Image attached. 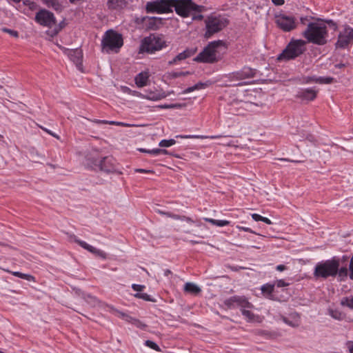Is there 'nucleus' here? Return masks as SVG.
<instances>
[{
	"mask_svg": "<svg viewBox=\"0 0 353 353\" xmlns=\"http://www.w3.org/2000/svg\"><path fill=\"white\" fill-rule=\"evenodd\" d=\"M227 49V43L222 40L211 41L198 54L194 61L198 63H216L222 59Z\"/></svg>",
	"mask_w": 353,
	"mask_h": 353,
	"instance_id": "1",
	"label": "nucleus"
},
{
	"mask_svg": "<svg viewBox=\"0 0 353 353\" xmlns=\"http://www.w3.org/2000/svg\"><path fill=\"white\" fill-rule=\"evenodd\" d=\"M307 50L306 41L301 39H292L285 48L278 56V61H290L301 55Z\"/></svg>",
	"mask_w": 353,
	"mask_h": 353,
	"instance_id": "2",
	"label": "nucleus"
},
{
	"mask_svg": "<svg viewBox=\"0 0 353 353\" xmlns=\"http://www.w3.org/2000/svg\"><path fill=\"white\" fill-rule=\"evenodd\" d=\"M165 46V41L161 35L150 34L141 40L139 53L153 54L157 51L162 50Z\"/></svg>",
	"mask_w": 353,
	"mask_h": 353,
	"instance_id": "3",
	"label": "nucleus"
},
{
	"mask_svg": "<svg viewBox=\"0 0 353 353\" xmlns=\"http://www.w3.org/2000/svg\"><path fill=\"white\" fill-rule=\"evenodd\" d=\"M328 32L325 22L318 19L315 22L310 21V43L323 46L327 42Z\"/></svg>",
	"mask_w": 353,
	"mask_h": 353,
	"instance_id": "4",
	"label": "nucleus"
},
{
	"mask_svg": "<svg viewBox=\"0 0 353 353\" xmlns=\"http://www.w3.org/2000/svg\"><path fill=\"white\" fill-rule=\"evenodd\" d=\"M172 8L178 15L183 18L190 17L192 11L203 12L205 10L203 6L197 5L192 0H172Z\"/></svg>",
	"mask_w": 353,
	"mask_h": 353,
	"instance_id": "5",
	"label": "nucleus"
},
{
	"mask_svg": "<svg viewBox=\"0 0 353 353\" xmlns=\"http://www.w3.org/2000/svg\"><path fill=\"white\" fill-rule=\"evenodd\" d=\"M339 265V260L337 259L333 258L331 260H327L316 266L314 275L316 278L324 279L334 276L337 274Z\"/></svg>",
	"mask_w": 353,
	"mask_h": 353,
	"instance_id": "6",
	"label": "nucleus"
},
{
	"mask_svg": "<svg viewBox=\"0 0 353 353\" xmlns=\"http://www.w3.org/2000/svg\"><path fill=\"white\" fill-rule=\"evenodd\" d=\"M206 32L205 37L210 38L214 34L220 32L229 23L228 20L222 16H210L205 20Z\"/></svg>",
	"mask_w": 353,
	"mask_h": 353,
	"instance_id": "7",
	"label": "nucleus"
},
{
	"mask_svg": "<svg viewBox=\"0 0 353 353\" xmlns=\"http://www.w3.org/2000/svg\"><path fill=\"white\" fill-rule=\"evenodd\" d=\"M101 45L104 49L119 50L123 45L122 35L112 30H109L105 32Z\"/></svg>",
	"mask_w": 353,
	"mask_h": 353,
	"instance_id": "8",
	"label": "nucleus"
},
{
	"mask_svg": "<svg viewBox=\"0 0 353 353\" xmlns=\"http://www.w3.org/2000/svg\"><path fill=\"white\" fill-rule=\"evenodd\" d=\"M172 0H156L146 4L147 12L169 13L172 12Z\"/></svg>",
	"mask_w": 353,
	"mask_h": 353,
	"instance_id": "9",
	"label": "nucleus"
},
{
	"mask_svg": "<svg viewBox=\"0 0 353 353\" xmlns=\"http://www.w3.org/2000/svg\"><path fill=\"white\" fill-rule=\"evenodd\" d=\"M34 20L40 26L50 28L57 25V19L54 14L44 8L39 10L36 13Z\"/></svg>",
	"mask_w": 353,
	"mask_h": 353,
	"instance_id": "10",
	"label": "nucleus"
},
{
	"mask_svg": "<svg viewBox=\"0 0 353 353\" xmlns=\"http://www.w3.org/2000/svg\"><path fill=\"white\" fill-rule=\"evenodd\" d=\"M274 18L276 26L283 32H290L296 28V19L294 17L279 14Z\"/></svg>",
	"mask_w": 353,
	"mask_h": 353,
	"instance_id": "11",
	"label": "nucleus"
},
{
	"mask_svg": "<svg viewBox=\"0 0 353 353\" xmlns=\"http://www.w3.org/2000/svg\"><path fill=\"white\" fill-rule=\"evenodd\" d=\"M91 162L99 167V170L105 172H114L117 170L116 160L112 156L104 157L101 159H90Z\"/></svg>",
	"mask_w": 353,
	"mask_h": 353,
	"instance_id": "12",
	"label": "nucleus"
},
{
	"mask_svg": "<svg viewBox=\"0 0 353 353\" xmlns=\"http://www.w3.org/2000/svg\"><path fill=\"white\" fill-rule=\"evenodd\" d=\"M353 43V28L345 26L344 30L340 32L335 43L336 49H345Z\"/></svg>",
	"mask_w": 353,
	"mask_h": 353,
	"instance_id": "13",
	"label": "nucleus"
},
{
	"mask_svg": "<svg viewBox=\"0 0 353 353\" xmlns=\"http://www.w3.org/2000/svg\"><path fill=\"white\" fill-rule=\"evenodd\" d=\"M224 305L228 308L232 309L236 306L241 309L253 307V305L243 296H233L224 301Z\"/></svg>",
	"mask_w": 353,
	"mask_h": 353,
	"instance_id": "14",
	"label": "nucleus"
},
{
	"mask_svg": "<svg viewBox=\"0 0 353 353\" xmlns=\"http://www.w3.org/2000/svg\"><path fill=\"white\" fill-rule=\"evenodd\" d=\"M70 239L73 240L75 243L79 245L81 248L94 254L96 256L101 258L103 259H107V254L101 250L97 249L96 248L88 244L86 242L79 240L74 234L70 236Z\"/></svg>",
	"mask_w": 353,
	"mask_h": 353,
	"instance_id": "15",
	"label": "nucleus"
},
{
	"mask_svg": "<svg viewBox=\"0 0 353 353\" xmlns=\"http://www.w3.org/2000/svg\"><path fill=\"white\" fill-rule=\"evenodd\" d=\"M68 56L71 61H72L78 68L79 70L83 72L82 69V59H83V52L81 49L77 48L69 50Z\"/></svg>",
	"mask_w": 353,
	"mask_h": 353,
	"instance_id": "16",
	"label": "nucleus"
},
{
	"mask_svg": "<svg viewBox=\"0 0 353 353\" xmlns=\"http://www.w3.org/2000/svg\"><path fill=\"white\" fill-rule=\"evenodd\" d=\"M166 97L167 94L162 90H147L145 91V94L143 95L144 98L151 101L161 100Z\"/></svg>",
	"mask_w": 353,
	"mask_h": 353,
	"instance_id": "17",
	"label": "nucleus"
},
{
	"mask_svg": "<svg viewBox=\"0 0 353 353\" xmlns=\"http://www.w3.org/2000/svg\"><path fill=\"white\" fill-rule=\"evenodd\" d=\"M196 52V50L186 49L183 52L177 54L172 60L168 61L170 65L176 64L178 62L183 61L192 55Z\"/></svg>",
	"mask_w": 353,
	"mask_h": 353,
	"instance_id": "18",
	"label": "nucleus"
},
{
	"mask_svg": "<svg viewBox=\"0 0 353 353\" xmlns=\"http://www.w3.org/2000/svg\"><path fill=\"white\" fill-rule=\"evenodd\" d=\"M41 1L48 8H52L57 12H61L63 10V6L60 0H41Z\"/></svg>",
	"mask_w": 353,
	"mask_h": 353,
	"instance_id": "19",
	"label": "nucleus"
},
{
	"mask_svg": "<svg viewBox=\"0 0 353 353\" xmlns=\"http://www.w3.org/2000/svg\"><path fill=\"white\" fill-rule=\"evenodd\" d=\"M149 79V74L148 72H141L135 77V83L139 88L143 87L147 85Z\"/></svg>",
	"mask_w": 353,
	"mask_h": 353,
	"instance_id": "20",
	"label": "nucleus"
},
{
	"mask_svg": "<svg viewBox=\"0 0 353 353\" xmlns=\"http://www.w3.org/2000/svg\"><path fill=\"white\" fill-rule=\"evenodd\" d=\"M184 291L192 295L196 296L201 293V290L193 283H186L184 285Z\"/></svg>",
	"mask_w": 353,
	"mask_h": 353,
	"instance_id": "21",
	"label": "nucleus"
},
{
	"mask_svg": "<svg viewBox=\"0 0 353 353\" xmlns=\"http://www.w3.org/2000/svg\"><path fill=\"white\" fill-rule=\"evenodd\" d=\"M125 4V0H108L107 1V6L110 10L122 8Z\"/></svg>",
	"mask_w": 353,
	"mask_h": 353,
	"instance_id": "22",
	"label": "nucleus"
},
{
	"mask_svg": "<svg viewBox=\"0 0 353 353\" xmlns=\"http://www.w3.org/2000/svg\"><path fill=\"white\" fill-rule=\"evenodd\" d=\"M145 24L147 29L156 30L159 28L160 23V19L156 17H150L148 19H144Z\"/></svg>",
	"mask_w": 353,
	"mask_h": 353,
	"instance_id": "23",
	"label": "nucleus"
},
{
	"mask_svg": "<svg viewBox=\"0 0 353 353\" xmlns=\"http://www.w3.org/2000/svg\"><path fill=\"white\" fill-rule=\"evenodd\" d=\"M247 309L248 308L241 309L242 314L247 319V321L248 322H254V321L260 322L259 316L255 315L254 313H252L251 311H250Z\"/></svg>",
	"mask_w": 353,
	"mask_h": 353,
	"instance_id": "24",
	"label": "nucleus"
},
{
	"mask_svg": "<svg viewBox=\"0 0 353 353\" xmlns=\"http://www.w3.org/2000/svg\"><path fill=\"white\" fill-rule=\"evenodd\" d=\"M292 320H290V317H284L283 321L292 327L299 325V316L297 313H292L290 314Z\"/></svg>",
	"mask_w": 353,
	"mask_h": 353,
	"instance_id": "25",
	"label": "nucleus"
},
{
	"mask_svg": "<svg viewBox=\"0 0 353 353\" xmlns=\"http://www.w3.org/2000/svg\"><path fill=\"white\" fill-rule=\"evenodd\" d=\"M94 122L96 123H99V124H110V125L124 126V127L134 126V125H133V124H129V123H126L114 121H105V120H95V121H94Z\"/></svg>",
	"mask_w": 353,
	"mask_h": 353,
	"instance_id": "26",
	"label": "nucleus"
},
{
	"mask_svg": "<svg viewBox=\"0 0 353 353\" xmlns=\"http://www.w3.org/2000/svg\"><path fill=\"white\" fill-rule=\"evenodd\" d=\"M241 72L243 79L254 77L255 74V70L250 68H243Z\"/></svg>",
	"mask_w": 353,
	"mask_h": 353,
	"instance_id": "27",
	"label": "nucleus"
},
{
	"mask_svg": "<svg viewBox=\"0 0 353 353\" xmlns=\"http://www.w3.org/2000/svg\"><path fill=\"white\" fill-rule=\"evenodd\" d=\"M310 81H314L316 83L321 84H330L334 81V79L332 77H319L317 79L310 77Z\"/></svg>",
	"mask_w": 353,
	"mask_h": 353,
	"instance_id": "28",
	"label": "nucleus"
},
{
	"mask_svg": "<svg viewBox=\"0 0 353 353\" xmlns=\"http://www.w3.org/2000/svg\"><path fill=\"white\" fill-rule=\"evenodd\" d=\"M261 290L264 295L270 296L274 290V285L269 283L265 284L261 287Z\"/></svg>",
	"mask_w": 353,
	"mask_h": 353,
	"instance_id": "29",
	"label": "nucleus"
},
{
	"mask_svg": "<svg viewBox=\"0 0 353 353\" xmlns=\"http://www.w3.org/2000/svg\"><path fill=\"white\" fill-rule=\"evenodd\" d=\"M222 136H221V135H213V136L185 135V136H181V137L184 138V139H214L220 138Z\"/></svg>",
	"mask_w": 353,
	"mask_h": 353,
	"instance_id": "30",
	"label": "nucleus"
},
{
	"mask_svg": "<svg viewBox=\"0 0 353 353\" xmlns=\"http://www.w3.org/2000/svg\"><path fill=\"white\" fill-rule=\"evenodd\" d=\"M12 275L29 281H34V277L30 274H23L20 272H12Z\"/></svg>",
	"mask_w": 353,
	"mask_h": 353,
	"instance_id": "31",
	"label": "nucleus"
},
{
	"mask_svg": "<svg viewBox=\"0 0 353 353\" xmlns=\"http://www.w3.org/2000/svg\"><path fill=\"white\" fill-rule=\"evenodd\" d=\"M328 313L334 319L342 320L344 319V314L339 310H329Z\"/></svg>",
	"mask_w": 353,
	"mask_h": 353,
	"instance_id": "32",
	"label": "nucleus"
},
{
	"mask_svg": "<svg viewBox=\"0 0 353 353\" xmlns=\"http://www.w3.org/2000/svg\"><path fill=\"white\" fill-rule=\"evenodd\" d=\"M134 296L138 299H141L145 301L156 302L154 299L151 298V296L146 293L137 292L134 294Z\"/></svg>",
	"mask_w": 353,
	"mask_h": 353,
	"instance_id": "33",
	"label": "nucleus"
},
{
	"mask_svg": "<svg viewBox=\"0 0 353 353\" xmlns=\"http://www.w3.org/2000/svg\"><path fill=\"white\" fill-rule=\"evenodd\" d=\"M64 27V21L61 22L58 26H56L52 30L48 31V34L51 37L56 36L61 30Z\"/></svg>",
	"mask_w": 353,
	"mask_h": 353,
	"instance_id": "34",
	"label": "nucleus"
},
{
	"mask_svg": "<svg viewBox=\"0 0 353 353\" xmlns=\"http://www.w3.org/2000/svg\"><path fill=\"white\" fill-rule=\"evenodd\" d=\"M186 106L185 103H171L162 105L160 107L165 109L182 108Z\"/></svg>",
	"mask_w": 353,
	"mask_h": 353,
	"instance_id": "35",
	"label": "nucleus"
},
{
	"mask_svg": "<svg viewBox=\"0 0 353 353\" xmlns=\"http://www.w3.org/2000/svg\"><path fill=\"white\" fill-rule=\"evenodd\" d=\"M175 143H176V141L174 139H169V140L163 139L159 142V145L160 147L167 148V147H170V146L175 144Z\"/></svg>",
	"mask_w": 353,
	"mask_h": 353,
	"instance_id": "36",
	"label": "nucleus"
},
{
	"mask_svg": "<svg viewBox=\"0 0 353 353\" xmlns=\"http://www.w3.org/2000/svg\"><path fill=\"white\" fill-rule=\"evenodd\" d=\"M145 344L146 346L149 347L150 348H151L154 350H156L157 352L161 351L159 346L152 341L147 340V341H145Z\"/></svg>",
	"mask_w": 353,
	"mask_h": 353,
	"instance_id": "37",
	"label": "nucleus"
},
{
	"mask_svg": "<svg viewBox=\"0 0 353 353\" xmlns=\"http://www.w3.org/2000/svg\"><path fill=\"white\" fill-rule=\"evenodd\" d=\"M341 305L353 309V296L351 298H343L341 301Z\"/></svg>",
	"mask_w": 353,
	"mask_h": 353,
	"instance_id": "38",
	"label": "nucleus"
},
{
	"mask_svg": "<svg viewBox=\"0 0 353 353\" xmlns=\"http://www.w3.org/2000/svg\"><path fill=\"white\" fill-rule=\"evenodd\" d=\"M172 218L174 219L185 221L188 223H194V222L190 217L185 216H180V215L175 214H172Z\"/></svg>",
	"mask_w": 353,
	"mask_h": 353,
	"instance_id": "39",
	"label": "nucleus"
},
{
	"mask_svg": "<svg viewBox=\"0 0 353 353\" xmlns=\"http://www.w3.org/2000/svg\"><path fill=\"white\" fill-rule=\"evenodd\" d=\"M190 74V72L188 71H187V72H172L169 74V76L171 78L176 79V78H178V77H180L182 76L188 75Z\"/></svg>",
	"mask_w": 353,
	"mask_h": 353,
	"instance_id": "40",
	"label": "nucleus"
},
{
	"mask_svg": "<svg viewBox=\"0 0 353 353\" xmlns=\"http://www.w3.org/2000/svg\"><path fill=\"white\" fill-rule=\"evenodd\" d=\"M202 12H198L197 11H192L190 17H192V21H201L203 19V15Z\"/></svg>",
	"mask_w": 353,
	"mask_h": 353,
	"instance_id": "41",
	"label": "nucleus"
},
{
	"mask_svg": "<svg viewBox=\"0 0 353 353\" xmlns=\"http://www.w3.org/2000/svg\"><path fill=\"white\" fill-rule=\"evenodd\" d=\"M230 81H238V80H243V77H241V70L240 71H238V72H233L231 74H230V77H229Z\"/></svg>",
	"mask_w": 353,
	"mask_h": 353,
	"instance_id": "42",
	"label": "nucleus"
},
{
	"mask_svg": "<svg viewBox=\"0 0 353 353\" xmlns=\"http://www.w3.org/2000/svg\"><path fill=\"white\" fill-rule=\"evenodd\" d=\"M211 84H212V83L210 81H208L205 83L199 82L196 84H195V88L196 90L203 89V88L208 87Z\"/></svg>",
	"mask_w": 353,
	"mask_h": 353,
	"instance_id": "43",
	"label": "nucleus"
},
{
	"mask_svg": "<svg viewBox=\"0 0 353 353\" xmlns=\"http://www.w3.org/2000/svg\"><path fill=\"white\" fill-rule=\"evenodd\" d=\"M1 30L3 32L8 33L9 34H10L11 36H12L14 37L17 38L19 37V33L16 30L8 29L7 28H1Z\"/></svg>",
	"mask_w": 353,
	"mask_h": 353,
	"instance_id": "44",
	"label": "nucleus"
},
{
	"mask_svg": "<svg viewBox=\"0 0 353 353\" xmlns=\"http://www.w3.org/2000/svg\"><path fill=\"white\" fill-rule=\"evenodd\" d=\"M121 317L126 321L131 323L132 324L134 323V320H137L136 319L125 314V313H121Z\"/></svg>",
	"mask_w": 353,
	"mask_h": 353,
	"instance_id": "45",
	"label": "nucleus"
},
{
	"mask_svg": "<svg viewBox=\"0 0 353 353\" xmlns=\"http://www.w3.org/2000/svg\"><path fill=\"white\" fill-rule=\"evenodd\" d=\"M230 224V221L226 220H216V223L214 225L219 226V227H223L226 226Z\"/></svg>",
	"mask_w": 353,
	"mask_h": 353,
	"instance_id": "46",
	"label": "nucleus"
},
{
	"mask_svg": "<svg viewBox=\"0 0 353 353\" xmlns=\"http://www.w3.org/2000/svg\"><path fill=\"white\" fill-rule=\"evenodd\" d=\"M339 276H346L347 275V269L346 268H339L338 272Z\"/></svg>",
	"mask_w": 353,
	"mask_h": 353,
	"instance_id": "47",
	"label": "nucleus"
},
{
	"mask_svg": "<svg viewBox=\"0 0 353 353\" xmlns=\"http://www.w3.org/2000/svg\"><path fill=\"white\" fill-rule=\"evenodd\" d=\"M132 288L134 291L141 293V292L145 288V286L139 284H132Z\"/></svg>",
	"mask_w": 353,
	"mask_h": 353,
	"instance_id": "48",
	"label": "nucleus"
},
{
	"mask_svg": "<svg viewBox=\"0 0 353 353\" xmlns=\"http://www.w3.org/2000/svg\"><path fill=\"white\" fill-rule=\"evenodd\" d=\"M274 285H276L278 288H281V287L288 286V283H286L284 280L280 279V280L276 281L275 284H274Z\"/></svg>",
	"mask_w": 353,
	"mask_h": 353,
	"instance_id": "49",
	"label": "nucleus"
},
{
	"mask_svg": "<svg viewBox=\"0 0 353 353\" xmlns=\"http://www.w3.org/2000/svg\"><path fill=\"white\" fill-rule=\"evenodd\" d=\"M161 154H170V155L175 157L176 158H179L180 157L179 155L174 154L173 153H171V152H170L168 150H167L165 149H161Z\"/></svg>",
	"mask_w": 353,
	"mask_h": 353,
	"instance_id": "50",
	"label": "nucleus"
},
{
	"mask_svg": "<svg viewBox=\"0 0 353 353\" xmlns=\"http://www.w3.org/2000/svg\"><path fill=\"white\" fill-rule=\"evenodd\" d=\"M317 90L310 88V101L314 100L316 97Z\"/></svg>",
	"mask_w": 353,
	"mask_h": 353,
	"instance_id": "51",
	"label": "nucleus"
},
{
	"mask_svg": "<svg viewBox=\"0 0 353 353\" xmlns=\"http://www.w3.org/2000/svg\"><path fill=\"white\" fill-rule=\"evenodd\" d=\"M254 333L256 334V335H260V336H266V335H268V332L265 330H257L254 332Z\"/></svg>",
	"mask_w": 353,
	"mask_h": 353,
	"instance_id": "52",
	"label": "nucleus"
},
{
	"mask_svg": "<svg viewBox=\"0 0 353 353\" xmlns=\"http://www.w3.org/2000/svg\"><path fill=\"white\" fill-rule=\"evenodd\" d=\"M148 153L153 154V155L161 154V149L157 148V149L150 150H148Z\"/></svg>",
	"mask_w": 353,
	"mask_h": 353,
	"instance_id": "53",
	"label": "nucleus"
},
{
	"mask_svg": "<svg viewBox=\"0 0 353 353\" xmlns=\"http://www.w3.org/2000/svg\"><path fill=\"white\" fill-rule=\"evenodd\" d=\"M252 219L256 221H262V219H263V217L262 216H261L260 214H252Z\"/></svg>",
	"mask_w": 353,
	"mask_h": 353,
	"instance_id": "54",
	"label": "nucleus"
},
{
	"mask_svg": "<svg viewBox=\"0 0 353 353\" xmlns=\"http://www.w3.org/2000/svg\"><path fill=\"white\" fill-rule=\"evenodd\" d=\"M236 228L240 230H243V231H245V232H251V233H254V232H253L250 228H245V227H242V226H236Z\"/></svg>",
	"mask_w": 353,
	"mask_h": 353,
	"instance_id": "55",
	"label": "nucleus"
},
{
	"mask_svg": "<svg viewBox=\"0 0 353 353\" xmlns=\"http://www.w3.org/2000/svg\"><path fill=\"white\" fill-rule=\"evenodd\" d=\"M303 35L309 41V25H307L306 29L303 31Z\"/></svg>",
	"mask_w": 353,
	"mask_h": 353,
	"instance_id": "56",
	"label": "nucleus"
},
{
	"mask_svg": "<svg viewBox=\"0 0 353 353\" xmlns=\"http://www.w3.org/2000/svg\"><path fill=\"white\" fill-rule=\"evenodd\" d=\"M23 3L28 6L30 9H33V8L35 6V3L34 2L28 0H26L25 1H23Z\"/></svg>",
	"mask_w": 353,
	"mask_h": 353,
	"instance_id": "57",
	"label": "nucleus"
},
{
	"mask_svg": "<svg viewBox=\"0 0 353 353\" xmlns=\"http://www.w3.org/2000/svg\"><path fill=\"white\" fill-rule=\"evenodd\" d=\"M275 6H282L284 4V0H271Z\"/></svg>",
	"mask_w": 353,
	"mask_h": 353,
	"instance_id": "58",
	"label": "nucleus"
},
{
	"mask_svg": "<svg viewBox=\"0 0 353 353\" xmlns=\"http://www.w3.org/2000/svg\"><path fill=\"white\" fill-rule=\"evenodd\" d=\"M347 347L349 350L350 353H353V341H348L347 343Z\"/></svg>",
	"mask_w": 353,
	"mask_h": 353,
	"instance_id": "59",
	"label": "nucleus"
},
{
	"mask_svg": "<svg viewBox=\"0 0 353 353\" xmlns=\"http://www.w3.org/2000/svg\"><path fill=\"white\" fill-rule=\"evenodd\" d=\"M196 90L195 88V85H193V86H191V87H189L188 88H186L184 91H183V93L184 94H187V93H190L191 92H193L194 90Z\"/></svg>",
	"mask_w": 353,
	"mask_h": 353,
	"instance_id": "60",
	"label": "nucleus"
},
{
	"mask_svg": "<svg viewBox=\"0 0 353 353\" xmlns=\"http://www.w3.org/2000/svg\"><path fill=\"white\" fill-rule=\"evenodd\" d=\"M136 326H137L138 327H145V325L143 324L139 320L137 319V320H134V323Z\"/></svg>",
	"mask_w": 353,
	"mask_h": 353,
	"instance_id": "61",
	"label": "nucleus"
},
{
	"mask_svg": "<svg viewBox=\"0 0 353 353\" xmlns=\"http://www.w3.org/2000/svg\"><path fill=\"white\" fill-rule=\"evenodd\" d=\"M276 269L278 271L282 272L283 270H285L287 269V268L285 265H279L276 266Z\"/></svg>",
	"mask_w": 353,
	"mask_h": 353,
	"instance_id": "62",
	"label": "nucleus"
},
{
	"mask_svg": "<svg viewBox=\"0 0 353 353\" xmlns=\"http://www.w3.org/2000/svg\"><path fill=\"white\" fill-rule=\"evenodd\" d=\"M204 220L206 222L212 223V225H215V223H216V220L215 219H210V218H204Z\"/></svg>",
	"mask_w": 353,
	"mask_h": 353,
	"instance_id": "63",
	"label": "nucleus"
},
{
	"mask_svg": "<svg viewBox=\"0 0 353 353\" xmlns=\"http://www.w3.org/2000/svg\"><path fill=\"white\" fill-rule=\"evenodd\" d=\"M262 221L268 224V225H270L272 224V221L268 219V218H266V217H263V219H262Z\"/></svg>",
	"mask_w": 353,
	"mask_h": 353,
	"instance_id": "64",
	"label": "nucleus"
}]
</instances>
